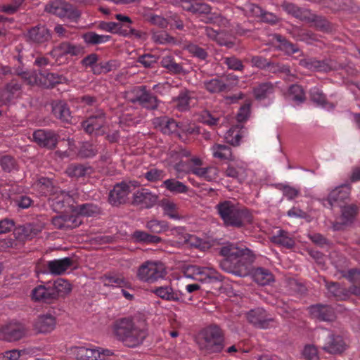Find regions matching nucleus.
Here are the masks:
<instances>
[{
    "label": "nucleus",
    "mask_w": 360,
    "mask_h": 360,
    "mask_svg": "<svg viewBox=\"0 0 360 360\" xmlns=\"http://www.w3.org/2000/svg\"><path fill=\"white\" fill-rule=\"evenodd\" d=\"M321 348L326 353L330 354H341L347 348L343 338L340 335L326 332L318 338Z\"/></svg>",
    "instance_id": "obj_8"
},
{
    "label": "nucleus",
    "mask_w": 360,
    "mask_h": 360,
    "mask_svg": "<svg viewBox=\"0 0 360 360\" xmlns=\"http://www.w3.org/2000/svg\"><path fill=\"white\" fill-rule=\"evenodd\" d=\"M216 210L226 227L240 229L252 223L251 212L238 203L224 200L216 205Z\"/></svg>",
    "instance_id": "obj_2"
},
{
    "label": "nucleus",
    "mask_w": 360,
    "mask_h": 360,
    "mask_svg": "<svg viewBox=\"0 0 360 360\" xmlns=\"http://www.w3.org/2000/svg\"><path fill=\"white\" fill-rule=\"evenodd\" d=\"M18 75L21 77L24 82H26L28 85L34 86L40 84V78L38 77V75L35 71L20 72H18Z\"/></svg>",
    "instance_id": "obj_59"
},
{
    "label": "nucleus",
    "mask_w": 360,
    "mask_h": 360,
    "mask_svg": "<svg viewBox=\"0 0 360 360\" xmlns=\"http://www.w3.org/2000/svg\"><path fill=\"white\" fill-rule=\"evenodd\" d=\"M78 354H81L80 358L84 357L88 360H98L101 354L98 349H89L84 347L78 349Z\"/></svg>",
    "instance_id": "obj_62"
},
{
    "label": "nucleus",
    "mask_w": 360,
    "mask_h": 360,
    "mask_svg": "<svg viewBox=\"0 0 360 360\" xmlns=\"http://www.w3.org/2000/svg\"><path fill=\"white\" fill-rule=\"evenodd\" d=\"M92 172V168L82 164H72L67 169V173L70 176L82 177Z\"/></svg>",
    "instance_id": "obj_44"
},
{
    "label": "nucleus",
    "mask_w": 360,
    "mask_h": 360,
    "mask_svg": "<svg viewBox=\"0 0 360 360\" xmlns=\"http://www.w3.org/2000/svg\"><path fill=\"white\" fill-rule=\"evenodd\" d=\"M289 96L291 99L297 103H303L306 100L305 94L300 85L292 84L289 87Z\"/></svg>",
    "instance_id": "obj_54"
},
{
    "label": "nucleus",
    "mask_w": 360,
    "mask_h": 360,
    "mask_svg": "<svg viewBox=\"0 0 360 360\" xmlns=\"http://www.w3.org/2000/svg\"><path fill=\"white\" fill-rule=\"evenodd\" d=\"M52 112L54 116L62 122H70L71 121V113L66 103L59 101L53 105Z\"/></svg>",
    "instance_id": "obj_35"
},
{
    "label": "nucleus",
    "mask_w": 360,
    "mask_h": 360,
    "mask_svg": "<svg viewBox=\"0 0 360 360\" xmlns=\"http://www.w3.org/2000/svg\"><path fill=\"white\" fill-rule=\"evenodd\" d=\"M51 286L58 300L60 297L64 298L72 291V285L68 280L61 278H58L51 283Z\"/></svg>",
    "instance_id": "obj_31"
},
{
    "label": "nucleus",
    "mask_w": 360,
    "mask_h": 360,
    "mask_svg": "<svg viewBox=\"0 0 360 360\" xmlns=\"http://www.w3.org/2000/svg\"><path fill=\"white\" fill-rule=\"evenodd\" d=\"M274 91V86L271 82L259 84L253 89L254 96L257 100H263Z\"/></svg>",
    "instance_id": "obj_43"
},
{
    "label": "nucleus",
    "mask_w": 360,
    "mask_h": 360,
    "mask_svg": "<svg viewBox=\"0 0 360 360\" xmlns=\"http://www.w3.org/2000/svg\"><path fill=\"white\" fill-rule=\"evenodd\" d=\"M58 136L51 130L39 129L33 133V138L40 146L53 149L58 143Z\"/></svg>",
    "instance_id": "obj_19"
},
{
    "label": "nucleus",
    "mask_w": 360,
    "mask_h": 360,
    "mask_svg": "<svg viewBox=\"0 0 360 360\" xmlns=\"http://www.w3.org/2000/svg\"><path fill=\"white\" fill-rule=\"evenodd\" d=\"M25 335V328L20 324H9L0 330V338L8 342L19 340Z\"/></svg>",
    "instance_id": "obj_20"
},
{
    "label": "nucleus",
    "mask_w": 360,
    "mask_h": 360,
    "mask_svg": "<svg viewBox=\"0 0 360 360\" xmlns=\"http://www.w3.org/2000/svg\"><path fill=\"white\" fill-rule=\"evenodd\" d=\"M199 345L201 349L207 353L220 352L224 348V337L222 330L213 325L205 328L201 333Z\"/></svg>",
    "instance_id": "obj_4"
},
{
    "label": "nucleus",
    "mask_w": 360,
    "mask_h": 360,
    "mask_svg": "<svg viewBox=\"0 0 360 360\" xmlns=\"http://www.w3.org/2000/svg\"><path fill=\"white\" fill-rule=\"evenodd\" d=\"M21 88V85L15 79H12L0 89V102L4 104L9 103L15 94L20 92Z\"/></svg>",
    "instance_id": "obj_24"
},
{
    "label": "nucleus",
    "mask_w": 360,
    "mask_h": 360,
    "mask_svg": "<svg viewBox=\"0 0 360 360\" xmlns=\"http://www.w3.org/2000/svg\"><path fill=\"white\" fill-rule=\"evenodd\" d=\"M162 125V131L164 134L176 133L179 128V124L172 119L164 117L161 122Z\"/></svg>",
    "instance_id": "obj_60"
},
{
    "label": "nucleus",
    "mask_w": 360,
    "mask_h": 360,
    "mask_svg": "<svg viewBox=\"0 0 360 360\" xmlns=\"http://www.w3.org/2000/svg\"><path fill=\"white\" fill-rule=\"evenodd\" d=\"M341 214V221L333 224V229L335 231L341 230L342 226L349 225L353 223L356 215L357 214L358 207L355 205L343 206Z\"/></svg>",
    "instance_id": "obj_23"
},
{
    "label": "nucleus",
    "mask_w": 360,
    "mask_h": 360,
    "mask_svg": "<svg viewBox=\"0 0 360 360\" xmlns=\"http://www.w3.org/2000/svg\"><path fill=\"white\" fill-rule=\"evenodd\" d=\"M310 315L319 321H333L335 318L333 308L328 304H316L308 308Z\"/></svg>",
    "instance_id": "obj_18"
},
{
    "label": "nucleus",
    "mask_w": 360,
    "mask_h": 360,
    "mask_svg": "<svg viewBox=\"0 0 360 360\" xmlns=\"http://www.w3.org/2000/svg\"><path fill=\"white\" fill-rule=\"evenodd\" d=\"M114 332L117 338L129 347L141 345L148 335L145 329L137 327L132 319L123 318L116 321Z\"/></svg>",
    "instance_id": "obj_3"
},
{
    "label": "nucleus",
    "mask_w": 360,
    "mask_h": 360,
    "mask_svg": "<svg viewBox=\"0 0 360 360\" xmlns=\"http://www.w3.org/2000/svg\"><path fill=\"white\" fill-rule=\"evenodd\" d=\"M302 354L305 360H320L318 349L314 345H305Z\"/></svg>",
    "instance_id": "obj_61"
},
{
    "label": "nucleus",
    "mask_w": 360,
    "mask_h": 360,
    "mask_svg": "<svg viewBox=\"0 0 360 360\" xmlns=\"http://www.w3.org/2000/svg\"><path fill=\"white\" fill-rule=\"evenodd\" d=\"M281 7L288 14L302 21H304L307 15H309V10L301 8L292 3L284 1L281 4Z\"/></svg>",
    "instance_id": "obj_36"
},
{
    "label": "nucleus",
    "mask_w": 360,
    "mask_h": 360,
    "mask_svg": "<svg viewBox=\"0 0 360 360\" xmlns=\"http://www.w3.org/2000/svg\"><path fill=\"white\" fill-rule=\"evenodd\" d=\"M165 176V174L163 170L156 168L150 169L143 174V176L150 182L161 181L164 179Z\"/></svg>",
    "instance_id": "obj_58"
},
{
    "label": "nucleus",
    "mask_w": 360,
    "mask_h": 360,
    "mask_svg": "<svg viewBox=\"0 0 360 360\" xmlns=\"http://www.w3.org/2000/svg\"><path fill=\"white\" fill-rule=\"evenodd\" d=\"M146 229L153 233H160L169 229V226L167 221H160L157 219H151L146 224Z\"/></svg>",
    "instance_id": "obj_51"
},
{
    "label": "nucleus",
    "mask_w": 360,
    "mask_h": 360,
    "mask_svg": "<svg viewBox=\"0 0 360 360\" xmlns=\"http://www.w3.org/2000/svg\"><path fill=\"white\" fill-rule=\"evenodd\" d=\"M224 63L231 70L242 71L244 69L242 61L234 56L224 58Z\"/></svg>",
    "instance_id": "obj_64"
},
{
    "label": "nucleus",
    "mask_w": 360,
    "mask_h": 360,
    "mask_svg": "<svg viewBox=\"0 0 360 360\" xmlns=\"http://www.w3.org/2000/svg\"><path fill=\"white\" fill-rule=\"evenodd\" d=\"M191 92L188 90L184 89L179 92V95L173 98V102L175 103V107L179 111H186L190 108V102L191 100Z\"/></svg>",
    "instance_id": "obj_38"
},
{
    "label": "nucleus",
    "mask_w": 360,
    "mask_h": 360,
    "mask_svg": "<svg viewBox=\"0 0 360 360\" xmlns=\"http://www.w3.org/2000/svg\"><path fill=\"white\" fill-rule=\"evenodd\" d=\"M152 34V39L153 41L159 44H175L176 39L174 37L169 35L165 31H155L154 30H151Z\"/></svg>",
    "instance_id": "obj_49"
},
{
    "label": "nucleus",
    "mask_w": 360,
    "mask_h": 360,
    "mask_svg": "<svg viewBox=\"0 0 360 360\" xmlns=\"http://www.w3.org/2000/svg\"><path fill=\"white\" fill-rule=\"evenodd\" d=\"M79 215L93 217L100 213V209L93 203L78 205L74 209Z\"/></svg>",
    "instance_id": "obj_46"
},
{
    "label": "nucleus",
    "mask_w": 360,
    "mask_h": 360,
    "mask_svg": "<svg viewBox=\"0 0 360 360\" xmlns=\"http://www.w3.org/2000/svg\"><path fill=\"white\" fill-rule=\"evenodd\" d=\"M162 186L174 194L186 193L188 191V188L186 185L175 179H169L164 181L162 182Z\"/></svg>",
    "instance_id": "obj_41"
},
{
    "label": "nucleus",
    "mask_w": 360,
    "mask_h": 360,
    "mask_svg": "<svg viewBox=\"0 0 360 360\" xmlns=\"http://www.w3.org/2000/svg\"><path fill=\"white\" fill-rule=\"evenodd\" d=\"M204 88L211 94L228 92L231 90L230 84L220 78H214L203 82Z\"/></svg>",
    "instance_id": "obj_27"
},
{
    "label": "nucleus",
    "mask_w": 360,
    "mask_h": 360,
    "mask_svg": "<svg viewBox=\"0 0 360 360\" xmlns=\"http://www.w3.org/2000/svg\"><path fill=\"white\" fill-rule=\"evenodd\" d=\"M184 49L193 57H195L200 60H205L208 57L207 51L205 49L194 43H188L186 45H185Z\"/></svg>",
    "instance_id": "obj_50"
},
{
    "label": "nucleus",
    "mask_w": 360,
    "mask_h": 360,
    "mask_svg": "<svg viewBox=\"0 0 360 360\" xmlns=\"http://www.w3.org/2000/svg\"><path fill=\"white\" fill-rule=\"evenodd\" d=\"M165 274L162 264L147 261L139 267L136 275L141 281L153 283L163 278Z\"/></svg>",
    "instance_id": "obj_9"
},
{
    "label": "nucleus",
    "mask_w": 360,
    "mask_h": 360,
    "mask_svg": "<svg viewBox=\"0 0 360 360\" xmlns=\"http://www.w3.org/2000/svg\"><path fill=\"white\" fill-rule=\"evenodd\" d=\"M130 193V185L126 181L117 183L109 193L108 201L113 206L125 204Z\"/></svg>",
    "instance_id": "obj_13"
},
{
    "label": "nucleus",
    "mask_w": 360,
    "mask_h": 360,
    "mask_svg": "<svg viewBox=\"0 0 360 360\" xmlns=\"http://www.w3.org/2000/svg\"><path fill=\"white\" fill-rule=\"evenodd\" d=\"M219 254L224 257L219 262V267L225 272L239 277L250 274L255 257L249 248L228 243L220 248Z\"/></svg>",
    "instance_id": "obj_1"
},
{
    "label": "nucleus",
    "mask_w": 360,
    "mask_h": 360,
    "mask_svg": "<svg viewBox=\"0 0 360 360\" xmlns=\"http://www.w3.org/2000/svg\"><path fill=\"white\" fill-rule=\"evenodd\" d=\"M53 51L58 52L59 55H70L77 56L84 53V49L80 45H75L68 41H63L56 46Z\"/></svg>",
    "instance_id": "obj_26"
},
{
    "label": "nucleus",
    "mask_w": 360,
    "mask_h": 360,
    "mask_svg": "<svg viewBox=\"0 0 360 360\" xmlns=\"http://www.w3.org/2000/svg\"><path fill=\"white\" fill-rule=\"evenodd\" d=\"M39 75L41 76L39 79L40 85L46 88H53L56 84H62L67 81L64 76L57 73L40 72Z\"/></svg>",
    "instance_id": "obj_28"
},
{
    "label": "nucleus",
    "mask_w": 360,
    "mask_h": 360,
    "mask_svg": "<svg viewBox=\"0 0 360 360\" xmlns=\"http://www.w3.org/2000/svg\"><path fill=\"white\" fill-rule=\"evenodd\" d=\"M274 39L280 43V49L284 51L288 55H291L300 51V49L296 44L290 42L281 34H274Z\"/></svg>",
    "instance_id": "obj_47"
},
{
    "label": "nucleus",
    "mask_w": 360,
    "mask_h": 360,
    "mask_svg": "<svg viewBox=\"0 0 360 360\" xmlns=\"http://www.w3.org/2000/svg\"><path fill=\"white\" fill-rule=\"evenodd\" d=\"M342 276L352 283L349 288V292L360 296V269H350L347 273H343Z\"/></svg>",
    "instance_id": "obj_32"
},
{
    "label": "nucleus",
    "mask_w": 360,
    "mask_h": 360,
    "mask_svg": "<svg viewBox=\"0 0 360 360\" xmlns=\"http://www.w3.org/2000/svg\"><path fill=\"white\" fill-rule=\"evenodd\" d=\"M102 279L105 285H115L120 288H128L129 286V283L122 276L104 275Z\"/></svg>",
    "instance_id": "obj_48"
},
{
    "label": "nucleus",
    "mask_w": 360,
    "mask_h": 360,
    "mask_svg": "<svg viewBox=\"0 0 360 360\" xmlns=\"http://www.w3.org/2000/svg\"><path fill=\"white\" fill-rule=\"evenodd\" d=\"M131 238L136 243L143 244H158L162 241L160 237L140 230L135 231L131 235Z\"/></svg>",
    "instance_id": "obj_34"
},
{
    "label": "nucleus",
    "mask_w": 360,
    "mask_h": 360,
    "mask_svg": "<svg viewBox=\"0 0 360 360\" xmlns=\"http://www.w3.org/2000/svg\"><path fill=\"white\" fill-rule=\"evenodd\" d=\"M268 70L274 74H284L286 76H292L288 65L280 63L270 62Z\"/></svg>",
    "instance_id": "obj_56"
},
{
    "label": "nucleus",
    "mask_w": 360,
    "mask_h": 360,
    "mask_svg": "<svg viewBox=\"0 0 360 360\" xmlns=\"http://www.w3.org/2000/svg\"><path fill=\"white\" fill-rule=\"evenodd\" d=\"M251 102L246 101L239 109L236 118L238 122L246 121L250 115Z\"/></svg>",
    "instance_id": "obj_63"
},
{
    "label": "nucleus",
    "mask_w": 360,
    "mask_h": 360,
    "mask_svg": "<svg viewBox=\"0 0 360 360\" xmlns=\"http://www.w3.org/2000/svg\"><path fill=\"white\" fill-rule=\"evenodd\" d=\"M271 241L286 248H292L295 245L294 240L284 230H279L276 235L271 237Z\"/></svg>",
    "instance_id": "obj_42"
},
{
    "label": "nucleus",
    "mask_w": 360,
    "mask_h": 360,
    "mask_svg": "<svg viewBox=\"0 0 360 360\" xmlns=\"http://www.w3.org/2000/svg\"><path fill=\"white\" fill-rule=\"evenodd\" d=\"M350 191L351 188L349 185L338 186L329 193L327 201L331 207H342L345 202L349 198Z\"/></svg>",
    "instance_id": "obj_17"
},
{
    "label": "nucleus",
    "mask_w": 360,
    "mask_h": 360,
    "mask_svg": "<svg viewBox=\"0 0 360 360\" xmlns=\"http://www.w3.org/2000/svg\"><path fill=\"white\" fill-rule=\"evenodd\" d=\"M159 205L162 208L165 215L173 219H181V216L178 213V206L173 201L163 198L159 202Z\"/></svg>",
    "instance_id": "obj_39"
},
{
    "label": "nucleus",
    "mask_w": 360,
    "mask_h": 360,
    "mask_svg": "<svg viewBox=\"0 0 360 360\" xmlns=\"http://www.w3.org/2000/svg\"><path fill=\"white\" fill-rule=\"evenodd\" d=\"M56 326V317L50 314L40 315L34 323V329L38 333H49Z\"/></svg>",
    "instance_id": "obj_21"
},
{
    "label": "nucleus",
    "mask_w": 360,
    "mask_h": 360,
    "mask_svg": "<svg viewBox=\"0 0 360 360\" xmlns=\"http://www.w3.org/2000/svg\"><path fill=\"white\" fill-rule=\"evenodd\" d=\"M37 186L41 192L46 195H51L56 193L53 181L48 178L42 177L38 180Z\"/></svg>",
    "instance_id": "obj_53"
},
{
    "label": "nucleus",
    "mask_w": 360,
    "mask_h": 360,
    "mask_svg": "<svg viewBox=\"0 0 360 360\" xmlns=\"http://www.w3.org/2000/svg\"><path fill=\"white\" fill-rule=\"evenodd\" d=\"M202 161L199 158H193L186 161L180 160L174 165V169L178 172L193 174L198 176L203 177L208 181L215 179L218 170L215 167H200Z\"/></svg>",
    "instance_id": "obj_5"
},
{
    "label": "nucleus",
    "mask_w": 360,
    "mask_h": 360,
    "mask_svg": "<svg viewBox=\"0 0 360 360\" xmlns=\"http://www.w3.org/2000/svg\"><path fill=\"white\" fill-rule=\"evenodd\" d=\"M39 232V229L35 225L30 223L19 226L14 230L15 237L20 240L32 238Z\"/></svg>",
    "instance_id": "obj_29"
},
{
    "label": "nucleus",
    "mask_w": 360,
    "mask_h": 360,
    "mask_svg": "<svg viewBox=\"0 0 360 360\" xmlns=\"http://www.w3.org/2000/svg\"><path fill=\"white\" fill-rule=\"evenodd\" d=\"M214 158L221 160H230L232 157L231 149L229 146L221 144H216L212 147Z\"/></svg>",
    "instance_id": "obj_52"
},
{
    "label": "nucleus",
    "mask_w": 360,
    "mask_h": 360,
    "mask_svg": "<svg viewBox=\"0 0 360 360\" xmlns=\"http://www.w3.org/2000/svg\"><path fill=\"white\" fill-rule=\"evenodd\" d=\"M150 292L160 299L167 302H175L179 303H188L192 300V297L186 300L184 295L179 290L173 289L171 285L155 287L150 289Z\"/></svg>",
    "instance_id": "obj_11"
},
{
    "label": "nucleus",
    "mask_w": 360,
    "mask_h": 360,
    "mask_svg": "<svg viewBox=\"0 0 360 360\" xmlns=\"http://www.w3.org/2000/svg\"><path fill=\"white\" fill-rule=\"evenodd\" d=\"M127 98L131 103H138L148 110H157L160 103L158 96L148 90L146 86H134L128 92Z\"/></svg>",
    "instance_id": "obj_6"
},
{
    "label": "nucleus",
    "mask_w": 360,
    "mask_h": 360,
    "mask_svg": "<svg viewBox=\"0 0 360 360\" xmlns=\"http://www.w3.org/2000/svg\"><path fill=\"white\" fill-rule=\"evenodd\" d=\"M158 199V195L148 189L141 188L134 193L131 204L142 209H150L157 204Z\"/></svg>",
    "instance_id": "obj_12"
},
{
    "label": "nucleus",
    "mask_w": 360,
    "mask_h": 360,
    "mask_svg": "<svg viewBox=\"0 0 360 360\" xmlns=\"http://www.w3.org/2000/svg\"><path fill=\"white\" fill-rule=\"evenodd\" d=\"M120 67V63L117 60H110L106 62L98 63L97 65L94 68V75L106 74L111 71L115 70Z\"/></svg>",
    "instance_id": "obj_40"
},
{
    "label": "nucleus",
    "mask_w": 360,
    "mask_h": 360,
    "mask_svg": "<svg viewBox=\"0 0 360 360\" xmlns=\"http://www.w3.org/2000/svg\"><path fill=\"white\" fill-rule=\"evenodd\" d=\"M32 297L34 301L45 304H53L58 301L51 282L35 287L32 291Z\"/></svg>",
    "instance_id": "obj_14"
},
{
    "label": "nucleus",
    "mask_w": 360,
    "mask_h": 360,
    "mask_svg": "<svg viewBox=\"0 0 360 360\" xmlns=\"http://www.w3.org/2000/svg\"><path fill=\"white\" fill-rule=\"evenodd\" d=\"M305 22L313 23V26L318 30L321 32H329L332 30L330 23L321 15H318L315 13L309 11Z\"/></svg>",
    "instance_id": "obj_30"
},
{
    "label": "nucleus",
    "mask_w": 360,
    "mask_h": 360,
    "mask_svg": "<svg viewBox=\"0 0 360 360\" xmlns=\"http://www.w3.org/2000/svg\"><path fill=\"white\" fill-rule=\"evenodd\" d=\"M111 37L109 35H100L94 32H88L82 34V39L87 44L97 45L108 41Z\"/></svg>",
    "instance_id": "obj_45"
},
{
    "label": "nucleus",
    "mask_w": 360,
    "mask_h": 360,
    "mask_svg": "<svg viewBox=\"0 0 360 360\" xmlns=\"http://www.w3.org/2000/svg\"><path fill=\"white\" fill-rule=\"evenodd\" d=\"M51 32L45 25H37L27 30V41L37 44H42L51 39Z\"/></svg>",
    "instance_id": "obj_16"
},
{
    "label": "nucleus",
    "mask_w": 360,
    "mask_h": 360,
    "mask_svg": "<svg viewBox=\"0 0 360 360\" xmlns=\"http://www.w3.org/2000/svg\"><path fill=\"white\" fill-rule=\"evenodd\" d=\"M246 317L249 323L261 329L268 328L270 323L274 321V319L269 317L266 311L260 307L250 310L246 314Z\"/></svg>",
    "instance_id": "obj_15"
},
{
    "label": "nucleus",
    "mask_w": 360,
    "mask_h": 360,
    "mask_svg": "<svg viewBox=\"0 0 360 360\" xmlns=\"http://www.w3.org/2000/svg\"><path fill=\"white\" fill-rule=\"evenodd\" d=\"M45 11L73 22H77L81 15L80 11L74 6L61 0L51 1L46 6Z\"/></svg>",
    "instance_id": "obj_7"
},
{
    "label": "nucleus",
    "mask_w": 360,
    "mask_h": 360,
    "mask_svg": "<svg viewBox=\"0 0 360 360\" xmlns=\"http://www.w3.org/2000/svg\"><path fill=\"white\" fill-rule=\"evenodd\" d=\"M242 136L240 134V129L236 128L230 129L226 134L225 139L227 143H230L233 146H238L240 144Z\"/></svg>",
    "instance_id": "obj_57"
},
{
    "label": "nucleus",
    "mask_w": 360,
    "mask_h": 360,
    "mask_svg": "<svg viewBox=\"0 0 360 360\" xmlns=\"http://www.w3.org/2000/svg\"><path fill=\"white\" fill-rule=\"evenodd\" d=\"M247 9L255 17H259L262 21L271 25L276 24L279 18L273 13L264 11L259 6L254 4L246 5Z\"/></svg>",
    "instance_id": "obj_25"
},
{
    "label": "nucleus",
    "mask_w": 360,
    "mask_h": 360,
    "mask_svg": "<svg viewBox=\"0 0 360 360\" xmlns=\"http://www.w3.org/2000/svg\"><path fill=\"white\" fill-rule=\"evenodd\" d=\"M326 287L328 292L338 300H345L350 294L349 289L343 288L338 282H326Z\"/></svg>",
    "instance_id": "obj_33"
},
{
    "label": "nucleus",
    "mask_w": 360,
    "mask_h": 360,
    "mask_svg": "<svg viewBox=\"0 0 360 360\" xmlns=\"http://www.w3.org/2000/svg\"><path fill=\"white\" fill-rule=\"evenodd\" d=\"M1 169L6 172H11L18 170V163L11 155H4L0 159Z\"/></svg>",
    "instance_id": "obj_55"
},
{
    "label": "nucleus",
    "mask_w": 360,
    "mask_h": 360,
    "mask_svg": "<svg viewBox=\"0 0 360 360\" xmlns=\"http://www.w3.org/2000/svg\"><path fill=\"white\" fill-rule=\"evenodd\" d=\"M105 122V114L99 111L95 115L90 116L87 120L83 121L82 126L84 131L91 134L93 132L100 130Z\"/></svg>",
    "instance_id": "obj_22"
},
{
    "label": "nucleus",
    "mask_w": 360,
    "mask_h": 360,
    "mask_svg": "<svg viewBox=\"0 0 360 360\" xmlns=\"http://www.w3.org/2000/svg\"><path fill=\"white\" fill-rule=\"evenodd\" d=\"M73 264V260L70 257L54 259L47 262L37 268V272L41 274H51L58 276L63 274Z\"/></svg>",
    "instance_id": "obj_10"
},
{
    "label": "nucleus",
    "mask_w": 360,
    "mask_h": 360,
    "mask_svg": "<svg viewBox=\"0 0 360 360\" xmlns=\"http://www.w3.org/2000/svg\"><path fill=\"white\" fill-rule=\"evenodd\" d=\"M253 280L261 285H266L274 281V276L268 269L257 268L252 272Z\"/></svg>",
    "instance_id": "obj_37"
}]
</instances>
